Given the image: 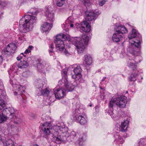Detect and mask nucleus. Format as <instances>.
Instances as JSON below:
<instances>
[{"label": "nucleus", "instance_id": "1", "mask_svg": "<svg viewBox=\"0 0 146 146\" xmlns=\"http://www.w3.org/2000/svg\"><path fill=\"white\" fill-rule=\"evenodd\" d=\"M35 18L34 16L25 15L19 21V29L20 31L23 33L31 31L35 23Z\"/></svg>", "mask_w": 146, "mask_h": 146}, {"label": "nucleus", "instance_id": "2", "mask_svg": "<svg viewBox=\"0 0 146 146\" xmlns=\"http://www.w3.org/2000/svg\"><path fill=\"white\" fill-rule=\"evenodd\" d=\"M90 37L86 35H82V38L80 37L71 38L69 40V42L75 45L79 54L83 53L87 44Z\"/></svg>", "mask_w": 146, "mask_h": 146}, {"label": "nucleus", "instance_id": "3", "mask_svg": "<svg viewBox=\"0 0 146 146\" xmlns=\"http://www.w3.org/2000/svg\"><path fill=\"white\" fill-rule=\"evenodd\" d=\"M115 32L112 37V40L115 42H118L121 40L123 34L127 32V30L123 26H116L114 27Z\"/></svg>", "mask_w": 146, "mask_h": 146}, {"label": "nucleus", "instance_id": "4", "mask_svg": "<svg viewBox=\"0 0 146 146\" xmlns=\"http://www.w3.org/2000/svg\"><path fill=\"white\" fill-rule=\"evenodd\" d=\"M128 38L130 40L129 42L132 46L137 48L140 46V40L141 38V36L135 29L132 30L129 35Z\"/></svg>", "mask_w": 146, "mask_h": 146}, {"label": "nucleus", "instance_id": "5", "mask_svg": "<svg viewBox=\"0 0 146 146\" xmlns=\"http://www.w3.org/2000/svg\"><path fill=\"white\" fill-rule=\"evenodd\" d=\"M62 125H61V126L59 125L54 126L53 129L54 131L58 132V133L62 135L63 137H64L66 138L69 137L70 131L69 130L68 127L64 125L63 123H62Z\"/></svg>", "mask_w": 146, "mask_h": 146}, {"label": "nucleus", "instance_id": "6", "mask_svg": "<svg viewBox=\"0 0 146 146\" xmlns=\"http://www.w3.org/2000/svg\"><path fill=\"white\" fill-rule=\"evenodd\" d=\"M35 85L36 88L39 89L40 93H38V96L43 95L48 96V94H50L49 90L46 88L45 90H42V88L43 87V84L42 80L40 79H38L35 82Z\"/></svg>", "mask_w": 146, "mask_h": 146}, {"label": "nucleus", "instance_id": "7", "mask_svg": "<svg viewBox=\"0 0 146 146\" xmlns=\"http://www.w3.org/2000/svg\"><path fill=\"white\" fill-rule=\"evenodd\" d=\"M74 120L79 122L81 125H85L87 123V118L85 115H82L79 110H77L74 115Z\"/></svg>", "mask_w": 146, "mask_h": 146}, {"label": "nucleus", "instance_id": "8", "mask_svg": "<svg viewBox=\"0 0 146 146\" xmlns=\"http://www.w3.org/2000/svg\"><path fill=\"white\" fill-rule=\"evenodd\" d=\"M76 25L77 26L76 27L77 29L80 28V31L82 32H88L90 30V25L86 21H83L81 25L77 23Z\"/></svg>", "mask_w": 146, "mask_h": 146}, {"label": "nucleus", "instance_id": "9", "mask_svg": "<svg viewBox=\"0 0 146 146\" xmlns=\"http://www.w3.org/2000/svg\"><path fill=\"white\" fill-rule=\"evenodd\" d=\"M10 83L12 85L13 90L15 91L14 93L15 95V94L21 95L25 92V88L19 84H14L13 81H11Z\"/></svg>", "mask_w": 146, "mask_h": 146}, {"label": "nucleus", "instance_id": "10", "mask_svg": "<svg viewBox=\"0 0 146 146\" xmlns=\"http://www.w3.org/2000/svg\"><path fill=\"white\" fill-rule=\"evenodd\" d=\"M16 48V46L14 43H10L7 45L6 48L3 50V52L5 54L10 55L14 53Z\"/></svg>", "mask_w": 146, "mask_h": 146}, {"label": "nucleus", "instance_id": "11", "mask_svg": "<svg viewBox=\"0 0 146 146\" xmlns=\"http://www.w3.org/2000/svg\"><path fill=\"white\" fill-rule=\"evenodd\" d=\"M45 15L47 21L51 22L54 21V15L51 7L48 6L45 8Z\"/></svg>", "mask_w": 146, "mask_h": 146}, {"label": "nucleus", "instance_id": "12", "mask_svg": "<svg viewBox=\"0 0 146 146\" xmlns=\"http://www.w3.org/2000/svg\"><path fill=\"white\" fill-rule=\"evenodd\" d=\"M127 103V98L124 96H121L116 98V104L119 108H124Z\"/></svg>", "mask_w": 146, "mask_h": 146}, {"label": "nucleus", "instance_id": "13", "mask_svg": "<svg viewBox=\"0 0 146 146\" xmlns=\"http://www.w3.org/2000/svg\"><path fill=\"white\" fill-rule=\"evenodd\" d=\"M53 137L55 143H60L62 142H64V140L66 138L60 134L58 132L55 131L53 133Z\"/></svg>", "mask_w": 146, "mask_h": 146}, {"label": "nucleus", "instance_id": "14", "mask_svg": "<svg viewBox=\"0 0 146 146\" xmlns=\"http://www.w3.org/2000/svg\"><path fill=\"white\" fill-rule=\"evenodd\" d=\"M54 90L55 97L57 99H60L65 95V92L66 90L62 88H56Z\"/></svg>", "mask_w": 146, "mask_h": 146}, {"label": "nucleus", "instance_id": "15", "mask_svg": "<svg viewBox=\"0 0 146 146\" xmlns=\"http://www.w3.org/2000/svg\"><path fill=\"white\" fill-rule=\"evenodd\" d=\"M64 84L65 87L66 88V90L68 92L72 91L74 88V86L70 82H69L67 79L65 78H63L61 80L59 81V83L60 84L61 83Z\"/></svg>", "mask_w": 146, "mask_h": 146}, {"label": "nucleus", "instance_id": "16", "mask_svg": "<svg viewBox=\"0 0 146 146\" xmlns=\"http://www.w3.org/2000/svg\"><path fill=\"white\" fill-rule=\"evenodd\" d=\"M97 14L93 11H87L85 12L86 21H91L95 20Z\"/></svg>", "mask_w": 146, "mask_h": 146}, {"label": "nucleus", "instance_id": "17", "mask_svg": "<svg viewBox=\"0 0 146 146\" xmlns=\"http://www.w3.org/2000/svg\"><path fill=\"white\" fill-rule=\"evenodd\" d=\"M51 129V125L47 122L44 123L41 126V129L43 133L46 135H48L50 133Z\"/></svg>", "mask_w": 146, "mask_h": 146}, {"label": "nucleus", "instance_id": "18", "mask_svg": "<svg viewBox=\"0 0 146 146\" xmlns=\"http://www.w3.org/2000/svg\"><path fill=\"white\" fill-rule=\"evenodd\" d=\"M116 104V98H112L109 102V110L108 111V113L111 116V117H113V107L115 106Z\"/></svg>", "mask_w": 146, "mask_h": 146}, {"label": "nucleus", "instance_id": "19", "mask_svg": "<svg viewBox=\"0 0 146 146\" xmlns=\"http://www.w3.org/2000/svg\"><path fill=\"white\" fill-rule=\"evenodd\" d=\"M82 70L80 66H77L73 70L74 74H72V78L76 80L80 78L81 77L80 72Z\"/></svg>", "mask_w": 146, "mask_h": 146}, {"label": "nucleus", "instance_id": "20", "mask_svg": "<svg viewBox=\"0 0 146 146\" xmlns=\"http://www.w3.org/2000/svg\"><path fill=\"white\" fill-rule=\"evenodd\" d=\"M52 23L50 24L47 22L44 23L41 27V30L42 33H46L48 32L52 27Z\"/></svg>", "mask_w": 146, "mask_h": 146}, {"label": "nucleus", "instance_id": "21", "mask_svg": "<svg viewBox=\"0 0 146 146\" xmlns=\"http://www.w3.org/2000/svg\"><path fill=\"white\" fill-rule=\"evenodd\" d=\"M6 110L7 111L8 110L9 111V118L11 119H16V113L17 112V111L15 110L13 108L9 107L8 109H6Z\"/></svg>", "mask_w": 146, "mask_h": 146}, {"label": "nucleus", "instance_id": "22", "mask_svg": "<svg viewBox=\"0 0 146 146\" xmlns=\"http://www.w3.org/2000/svg\"><path fill=\"white\" fill-rule=\"evenodd\" d=\"M56 45V48L57 50L60 51L64 50V45L63 41H58L54 42Z\"/></svg>", "mask_w": 146, "mask_h": 146}, {"label": "nucleus", "instance_id": "23", "mask_svg": "<svg viewBox=\"0 0 146 146\" xmlns=\"http://www.w3.org/2000/svg\"><path fill=\"white\" fill-rule=\"evenodd\" d=\"M128 121L125 120L121 123L119 127V131L122 132L126 131L128 127Z\"/></svg>", "mask_w": 146, "mask_h": 146}, {"label": "nucleus", "instance_id": "24", "mask_svg": "<svg viewBox=\"0 0 146 146\" xmlns=\"http://www.w3.org/2000/svg\"><path fill=\"white\" fill-rule=\"evenodd\" d=\"M137 62H136L133 59L129 60L127 63V66L129 68L133 70H135L136 69L137 65L136 64Z\"/></svg>", "mask_w": 146, "mask_h": 146}, {"label": "nucleus", "instance_id": "25", "mask_svg": "<svg viewBox=\"0 0 146 146\" xmlns=\"http://www.w3.org/2000/svg\"><path fill=\"white\" fill-rule=\"evenodd\" d=\"M66 36L65 35L61 34L57 35L56 39L54 40V42L58 41H63L66 38Z\"/></svg>", "mask_w": 146, "mask_h": 146}, {"label": "nucleus", "instance_id": "26", "mask_svg": "<svg viewBox=\"0 0 146 146\" xmlns=\"http://www.w3.org/2000/svg\"><path fill=\"white\" fill-rule=\"evenodd\" d=\"M47 66H48V65H46L44 62H42V63H38L37 64V68L40 71H43L42 69H46Z\"/></svg>", "mask_w": 146, "mask_h": 146}, {"label": "nucleus", "instance_id": "27", "mask_svg": "<svg viewBox=\"0 0 146 146\" xmlns=\"http://www.w3.org/2000/svg\"><path fill=\"white\" fill-rule=\"evenodd\" d=\"M85 61L88 65H90L92 62V59L91 56L86 55L85 56Z\"/></svg>", "mask_w": 146, "mask_h": 146}, {"label": "nucleus", "instance_id": "28", "mask_svg": "<svg viewBox=\"0 0 146 146\" xmlns=\"http://www.w3.org/2000/svg\"><path fill=\"white\" fill-rule=\"evenodd\" d=\"M28 63L26 61L23 60L21 61L18 65V67L20 68H26L28 66Z\"/></svg>", "mask_w": 146, "mask_h": 146}, {"label": "nucleus", "instance_id": "29", "mask_svg": "<svg viewBox=\"0 0 146 146\" xmlns=\"http://www.w3.org/2000/svg\"><path fill=\"white\" fill-rule=\"evenodd\" d=\"M3 146H15L14 142L11 140L3 142Z\"/></svg>", "mask_w": 146, "mask_h": 146}, {"label": "nucleus", "instance_id": "30", "mask_svg": "<svg viewBox=\"0 0 146 146\" xmlns=\"http://www.w3.org/2000/svg\"><path fill=\"white\" fill-rule=\"evenodd\" d=\"M7 129L11 133V132H14L16 130L15 127L14 125L8 124H7Z\"/></svg>", "mask_w": 146, "mask_h": 146}, {"label": "nucleus", "instance_id": "31", "mask_svg": "<svg viewBox=\"0 0 146 146\" xmlns=\"http://www.w3.org/2000/svg\"><path fill=\"white\" fill-rule=\"evenodd\" d=\"M8 117L2 114H0V123H2L5 122L7 119Z\"/></svg>", "mask_w": 146, "mask_h": 146}, {"label": "nucleus", "instance_id": "32", "mask_svg": "<svg viewBox=\"0 0 146 146\" xmlns=\"http://www.w3.org/2000/svg\"><path fill=\"white\" fill-rule=\"evenodd\" d=\"M5 106V104L4 100L0 98V110H2Z\"/></svg>", "mask_w": 146, "mask_h": 146}, {"label": "nucleus", "instance_id": "33", "mask_svg": "<svg viewBox=\"0 0 146 146\" xmlns=\"http://www.w3.org/2000/svg\"><path fill=\"white\" fill-rule=\"evenodd\" d=\"M57 1V5L58 6L61 7L64 5L65 3V0H56Z\"/></svg>", "mask_w": 146, "mask_h": 146}, {"label": "nucleus", "instance_id": "34", "mask_svg": "<svg viewBox=\"0 0 146 146\" xmlns=\"http://www.w3.org/2000/svg\"><path fill=\"white\" fill-rule=\"evenodd\" d=\"M136 74H132L129 78V79L131 81H135L136 80Z\"/></svg>", "mask_w": 146, "mask_h": 146}, {"label": "nucleus", "instance_id": "35", "mask_svg": "<svg viewBox=\"0 0 146 146\" xmlns=\"http://www.w3.org/2000/svg\"><path fill=\"white\" fill-rule=\"evenodd\" d=\"M50 48L49 50V52L50 56H54V54L53 51V49L54 48V46L53 44H51L50 47Z\"/></svg>", "mask_w": 146, "mask_h": 146}, {"label": "nucleus", "instance_id": "36", "mask_svg": "<svg viewBox=\"0 0 146 146\" xmlns=\"http://www.w3.org/2000/svg\"><path fill=\"white\" fill-rule=\"evenodd\" d=\"M71 17L68 18L66 21V23L68 24L71 27H72L74 26V25L72 23V21H71Z\"/></svg>", "mask_w": 146, "mask_h": 146}, {"label": "nucleus", "instance_id": "37", "mask_svg": "<svg viewBox=\"0 0 146 146\" xmlns=\"http://www.w3.org/2000/svg\"><path fill=\"white\" fill-rule=\"evenodd\" d=\"M8 108H4L3 110L2 113L3 115L6 116L7 117V116L9 115V111H7L6 109H8Z\"/></svg>", "mask_w": 146, "mask_h": 146}, {"label": "nucleus", "instance_id": "38", "mask_svg": "<svg viewBox=\"0 0 146 146\" xmlns=\"http://www.w3.org/2000/svg\"><path fill=\"white\" fill-rule=\"evenodd\" d=\"M84 140L83 137L80 138L78 141V143L80 146H82L84 145Z\"/></svg>", "mask_w": 146, "mask_h": 146}, {"label": "nucleus", "instance_id": "39", "mask_svg": "<svg viewBox=\"0 0 146 146\" xmlns=\"http://www.w3.org/2000/svg\"><path fill=\"white\" fill-rule=\"evenodd\" d=\"M92 0H83L84 4L86 6H88L90 5V1Z\"/></svg>", "mask_w": 146, "mask_h": 146}, {"label": "nucleus", "instance_id": "40", "mask_svg": "<svg viewBox=\"0 0 146 146\" xmlns=\"http://www.w3.org/2000/svg\"><path fill=\"white\" fill-rule=\"evenodd\" d=\"M25 56H26L24 55L23 53H22L18 56L17 58L18 60H20L22 59L24 57H25Z\"/></svg>", "mask_w": 146, "mask_h": 146}, {"label": "nucleus", "instance_id": "41", "mask_svg": "<svg viewBox=\"0 0 146 146\" xmlns=\"http://www.w3.org/2000/svg\"><path fill=\"white\" fill-rule=\"evenodd\" d=\"M33 48L32 46H29L27 49L24 52V53L27 54L29 53L31 51V50Z\"/></svg>", "mask_w": 146, "mask_h": 146}, {"label": "nucleus", "instance_id": "42", "mask_svg": "<svg viewBox=\"0 0 146 146\" xmlns=\"http://www.w3.org/2000/svg\"><path fill=\"white\" fill-rule=\"evenodd\" d=\"M117 136H118V138H117L116 136H115V137L116 138V139L119 141L121 143H123V139H122L121 137L119 136V135L118 134Z\"/></svg>", "mask_w": 146, "mask_h": 146}, {"label": "nucleus", "instance_id": "43", "mask_svg": "<svg viewBox=\"0 0 146 146\" xmlns=\"http://www.w3.org/2000/svg\"><path fill=\"white\" fill-rule=\"evenodd\" d=\"M70 132V131L69 132V134L70 135L69 136H70L72 137L73 138L76 136V133L75 131H72L71 132Z\"/></svg>", "mask_w": 146, "mask_h": 146}, {"label": "nucleus", "instance_id": "44", "mask_svg": "<svg viewBox=\"0 0 146 146\" xmlns=\"http://www.w3.org/2000/svg\"><path fill=\"white\" fill-rule=\"evenodd\" d=\"M106 1L107 0H99V4L100 6H102Z\"/></svg>", "mask_w": 146, "mask_h": 146}, {"label": "nucleus", "instance_id": "45", "mask_svg": "<svg viewBox=\"0 0 146 146\" xmlns=\"http://www.w3.org/2000/svg\"><path fill=\"white\" fill-rule=\"evenodd\" d=\"M39 12V11L37 9H35L34 11H31V13L33 15H36Z\"/></svg>", "mask_w": 146, "mask_h": 146}, {"label": "nucleus", "instance_id": "46", "mask_svg": "<svg viewBox=\"0 0 146 146\" xmlns=\"http://www.w3.org/2000/svg\"><path fill=\"white\" fill-rule=\"evenodd\" d=\"M64 54L67 56H68L69 55V53L64 48V50L63 51H61Z\"/></svg>", "mask_w": 146, "mask_h": 146}, {"label": "nucleus", "instance_id": "47", "mask_svg": "<svg viewBox=\"0 0 146 146\" xmlns=\"http://www.w3.org/2000/svg\"><path fill=\"white\" fill-rule=\"evenodd\" d=\"M0 5L3 6H5L6 5V3L3 1H0Z\"/></svg>", "mask_w": 146, "mask_h": 146}, {"label": "nucleus", "instance_id": "48", "mask_svg": "<svg viewBox=\"0 0 146 146\" xmlns=\"http://www.w3.org/2000/svg\"><path fill=\"white\" fill-rule=\"evenodd\" d=\"M63 73H64V76H63V77L62 78V79L63 78H64V79L65 78H66V79H67V78L66 77L67 76H66V75L67 74L66 72V71H64Z\"/></svg>", "mask_w": 146, "mask_h": 146}, {"label": "nucleus", "instance_id": "49", "mask_svg": "<svg viewBox=\"0 0 146 146\" xmlns=\"http://www.w3.org/2000/svg\"><path fill=\"white\" fill-rule=\"evenodd\" d=\"M15 65H14L13 66L12 68H14V70H13V71L14 72H16V70H17V68L16 67H15Z\"/></svg>", "mask_w": 146, "mask_h": 146}, {"label": "nucleus", "instance_id": "50", "mask_svg": "<svg viewBox=\"0 0 146 146\" xmlns=\"http://www.w3.org/2000/svg\"><path fill=\"white\" fill-rule=\"evenodd\" d=\"M3 59L2 56H0V64L2 62Z\"/></svg>", "mask_w": 146, "mask_h": 146}, {"label": "nucleus", "instance_id": "51", "mask_svg": "<svg viewBox=\"0 0 146 146\" xmlns=\"http://www.w3.org/2000/svg\"><path fill=\"white\" fill-rule=\"evenodd\" d=\"M106 78V77H103V78H102V81H104L105 79Z\"/></svg>", "mask_w": 146, "mask_h": 146}, {"label": "nucleus", "instance_id": "52", "mask_svg": "<svg viewBox=\"0 0 146 146\" xmlns=\"http://www.w3.org/2000/svg\"><path fill=\"white\" fill-rule=\"evenodd\" d=\"M2 140V138H1V135H0V142Z\"/></svg>", "mask_w": 146, "mask_h": 146}, {"label": "nucleus", "instance_id": "53", "mask_svg": "<svg viewBox=\"0 0 146 146\" xmlns=\"http://www.w3.org/2000/svg\"><path fill=\"white\" fill-rule=\"evenodd\" d=\"M68 29H66V31H68Z\"/></svg>", "mask_w": 146, "mask_h": 146}, {"label": "nucleus", "instance_id": "54", "mask_svg": "<svg viewBox=\"0 0 146 146\" xmlns=\"http://www.w3.org/2000/svg\"><path fill=\"white\" fill-rule=\"evenodd\" d=\"M136 52H135V51L133 53V54H135V53H136Z\"/></svg>", "mask_w": 146, "mask_h": 146}, {"label": "nucleus", "instance_id": "55", "mask_svg": "<svg viewBox=\"0 0 146 146\" xmlns=\"http://www.w3.org/2000/svg\"><path fill=\"white\" fill-rule=\"evenodd\" d=\"M83 11H82V12L81 13H83Z\"/></svg>", "mask_w": 146, "mask_h": 146}, {"label": "nucleus", "instance_id": "56", "mask_svg": "<svg viewBox=\"0 0 146 146\" xmlns=\"http://www.w3.org/2000/svg\"><path fill=\"white\" fill-rule=\"evenodd\" d=\"M90 106H91V105H90Z\"/></svg>", "mask_w": 146, "mask_h": 146}, {"label": "nucleus", "instance_id": "57", "mask_svg": "<svg viewBox=\"0 0 146 146\" xmlns=\"http://www.w3.org/2000/svg\"><path fill=\"white\" fill-rule=\"evenodd\" d=\"M101 88V89H102V88Z\"/></svg>", "mask_w": 146, "mask_h": 146}, {"label": "nucleus", "instance_id": "58", "mask_svg": "<svg viewBox=\"0 0 146 146\" xmlns=\"http://www.w3.org/2000/svg\"><path fill=\"white\" fill-rule=\"evenodd\" d=\"M101 88V89H102V88Z\"/></svg>", "mask_w": 146, "mask_h": 146}]
</instances>
